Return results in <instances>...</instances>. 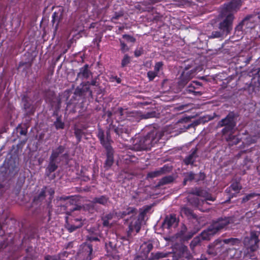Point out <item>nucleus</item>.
Masks as SVG:
<instances>
[{
    "mask_svg": "<svg viewBox=\"0 0 260 260\" xmlns=\"http://www.w3.org/2000/svg\"><path fill=\"white\" fill-rule=\"evenodd\" d=\"M136 208L128 207L123 211L116 213L117 216L119 218L124 219V224L128 226L126 235L122 237L123 240L129 241L132 238V233L134 232L138 233L141 228V221L137 218Z\"/></svg>",
    "mask_w": 260,
    "mask_h": 260,
    "instance_id": "obj_1",
    "label": "nucleus"
},
{
    "mask_svg": "<svg viewBox=\"0 0 260 260\" xmlns=\"http://www.w3.org/2000/svg\"><path fill=\"white\" fill-rule=\"evenodd\" d=\"M18 162L16 158L10 155L6 158L0 167V189L5 186L4 182L15 176L18 173Z\"/></svg>",
    "mask_w": 260,
    "mask_h": 260,
    "instance_id": "obj_2",
    "label": "nucleus"
},
{
    "mask_svg": "<svg viewBox=\"0 0 260 260\" xmlns=\"http://www.w3.org/2000/svg\"><path fill=\"white\" fill-rule=\"evenodd\" d=\"M164 136V133L157 129H153L146 136L136 140L135 147L139 150L150 149Z\"/></svg>",
    "mask_w": 260,
    "mask_h": 260,
    "instance_id": "obj_3",
    "label": "nucleus"
},
{
    "mask_svg": "<svg viewBox=\"0 0 260 260\" xmlns=\"http://www.w3.org/2000/svg\"><path fill=\"white\" fill-rule=\"evenodd\" d=\"M133 127L132 125H129L127 123L120 124L118 122H115V123H111L108 127L106 131V138H105V142L111 144L113 142L111 134L114 133L117 137L122 136L123 134H125L129 135L132 130Z\"/></svg>",
    "mask_w": 260,
    "mask_h": 260,
    "instance_id": "obj_4",
    "label": "nucleus"
},
{
    "mask_svg": "<svg viewBox=\"0 0 260 260\" xmlns=\"http://www.w3.org/2000/svg\"><path fill=\"white\" fill-rule=\"evenodd\" d=\"M115 114L121 121H125V123L131 122L132 126L141 120V112L138 111H129L127 109L118 107L115 111Z\"/></svg>",
    "mask_w": 260,
    "mask_h": 260,
    "instance_id": "obj_5",
    "label": "nucleus"
},
{
    "mask_svg": "<svg viewBox=\"0 0 260 260\" xmlns=\"http://www.w3.org/2000/svg\"><path fill=\"white\" fill-rule=\"evenodd\" d=\"M96 136L101 145L106 149V159L104 164V167L106 170H109L114 163V150L111 146V144L105 142V133L101 128H98Z\"/></svg>",
    "mask_w": 260,
    "mask_h": 260,
    "instance_id": "obj_6",
    "label": "nucleus"
},
{
    "mask_svg": "<svg viewBox=\"0 0 260 260\" xmlns=\"http://www.w3.org/2000/svg\"><path fill=\"white\" fill-rule=\"evenodd\" d=\"M234 18L233 13L221 11L218 17V28L223 34L228 35L232 29Z\"/></svg>",
    "mask_w": 260,
    "mask_h": 260,
    "instance_id": "obj_7",
    "label": "nucleus"
},
{
    "mask_svg": "<svg viewBox=\"0 0 260 260\" xmlns=\"http://www.w3.org/2000/svg\"><path fill=\"white\" fill-rule=\"evenodd\" d=\"M59 201L65 202L64 204H59L58 206L63 208L67 215H71V213L74 211H79L82 209L81 205L75 204L76 201L73 197H60L58 200V202Z\"/></svg>",
    "mask_w": 260,
    "mask_h": 260,
    "instance_id": "obj_8",
    "label": "nucleus"
},
{
    "mask_svg": "<svg viewBox=\"0 0 260 260\" xmlns=\"http://www.w3.org/2000/svg\"><path fill=\"white\" fill-rule=\"evenodd\" d=\"M47 192L49 195V201L47 203L48 206H49L53 198L55 191L52 188H48L46 186H44L40 190L36 193L34 197L32 204L36 205H41L45 201Z\"/></svg>",
    "mask_w": 260,
    "mask_h": 260,
    "instance_id": "obj_9",
    "label": "nucleus"
},
{
    "mask_svg": "<svg viewBox=\"0 0 260 260\" xmlns=\"http://www.w3.org/2000/svg\"><path fill=\"white\" fill-rule=\"evenodd\" d=\"M236 221V220L234 216L220 217L216 221H213L211 225L217 233L218 231L226 227L228 224L234 223Z\"/></svg>",
    "mask_w": 260,
    "mask_h": 260,
    "instance_id": "obj_10",
    "label": "nucleus"
},
{
    "mask_svg": "<svg viewBox=\"0 0 260 260\" xmlns=\"http://www.w3.org/2000/svg\"><path fill=\"white\" fill-rule=\"evenodd\" d=\"M188 248L183 244L177 245L174 248L173 259L174 260H184V258L188 260L192 258L191 255H188Z\"/></svg>",
    "mask_w": 260,
    "mask_h": 260,
    "instance_id": "obj_11",
    "label": "nucleus"
},
{
    "mask_svg": "<svg viewBox=\"0 0 260 260\" xmlns=\"http://www.w3.org/2000/svg\"><path fill=\"white\" fill-rule=\"evenodd\" d=\"M195 71L185 68L182 72L177 82L178 88H183L195 75Z\"/></svg>",
    "mask_w": 260,
    "mask_h": 260,
    "instance_id": "obj_12",
    "label": "nucleus"
},
{
    "mask_svg": "<svg viewBox=\"0 0 260 260\" xmlns=\"http://www.w3.org/2000/svg\"><path fill=\"white\" fill-rule=\"evenodd\" d=\"M84 221L85 219L81 217H71L69 221L68 218L66 217L65 228L70 233H72L81 228L83 225Z\"/></svg>",
    "mask_w": 260,
    "mask_h": 260,
    "instance_id": "obj_13",
    "label": "nucleus"
},
{
    "mask_svg": "<svg viewBox=\"0 0 260 260\" xmlns=\"http://www.w3.org/2000/svg\"><path fill=\"white\" fill-rule=\"evenodd\" d=\"M202 86V83L198 81H192L185 89L184 94H190L194 96H201L203 92L200 90Z\"/></svg>",
    "mask_w": 260,
    "mask_h": 260,
    "instance_id": "obj_14",
    "label": "nucleus"
},
{
    "mask_svg": "<svg viewBox=\"0 0 260 260\" xmlns=\"http://www.w3.org/2000/svg\"><path fill=\"white\" fill-rule=\"evenodd\" d=\"M259 242L258 235L255 232L251 233L250 237L247 238V240L245 238V246L247 249H249L251 251L256 250L258 247L257 244Z\"/></svg>",
    "mask_w": 260,
    "mask_h": 260,
    "instance_id": "obj_15",
    "label": "nucleus"
},
{
    "mask_svg": "<svg viewBox=\"0 0 260 260\" xmlns=\"http://www.w3.org/2000/svg\"><path fill=\"white\" fill-rule=\"evenodd\" d=\"M191 193L204 198V200H201L203 204L205 203L208 204L207 201H214L215 200V199L212 196L211 193L201 188H196Z\"/></svg>",
    "mask_w": 260,
    "mask_h": 260,
    "instance_id": "obj_16",
    "label": "nucleus"
},
{
    "mask_svg": "<svg viewBox=\"0 0 260 260\" xmlns=\"http://www.w3.org/2000/svg\"><path fill=\"white\" fill-rule=\"evenodd\" d=\"M236 115L234 112H231L224 118L219 121L218 125L219 127H223V126L235 127L236 125Z\"/></svg>",
    "mask_w": 260,
    "mask_h": 260,
    "instance_id": "obj_17",
    "label": "nucleus"
},
{
    "mask_svg": "<svg viewBox=\"0 0 260 260\" xmlns=\"http://www.w3.org/2000/svg\"><path fill=\"white\" fill-rule=\"evenodd\" d=\"M179 220L177 219L176 215L171 214L166 216L162 226L164 229H170L172 227H176L178 225Z\"/></svg>",
    "mask_w": 260,
    "mask_h": 260,
    "instance_id": "obj_18",
    "label": "nucleus"
},
{
    "mask_svg": "<svg viewBox=\"0 0 260 260\" xmlns=\"http://www.w3.org/2000/svg\"><path fill=\"white\" fill-rule=\"evenodd\" d=\"M93 73L89 70V65L85 64L83 67L80 68L79 72L77 75L76 80L80 79L82 81L88 79L90 76H92Z\"/></svg>",
    "mask_w": 260,
    "mask_h": 260,
    "instance_id": "obj_19",
    "label": "nucleus"
},
{
    "mask_svg": "<svg viewBox=\"0 0 260 260\" xmlns=\"http://www.w3.org/2000/svg\"><path fill=\"white\" fill-rule=\"evenodd\" d=\"M88 93V96H92V91L90 89V87L84 84V82H82L80 86H78L75 90L74 94L77 96H85Z\"/></svg>",
    "mask_w": 260,
    "mask_h": 260,
    "instance_id": "obj_20",
    "label": "nucleus"
},
{
    "mask_svg": "<svg viewBox=\"0 0 260 260\" xmlns=\"http://www.w3.org/2000/svg\"><path fill=\"white\" fill-rule=\"evenodd\" d=\"M66 149L64 145H60L55 149H52L51 154L49 157L50 159L57 161V159L61 155L63 157H66L68 156L67 153H64Z\"/></svg>",
    "mask_w": 260,
    "mask_h": 260,
    "instance_id": "obj_21",
    "label": "nucleus"
},
{
    "mask_svg": "<svg viewBox=\"0 0 260 260\" xmlns=\"http://www.w3.org/2000/svg\"><path fill=\"white\" fill-rule=\"evenodd\" d=\"M92 245L88 242L82 245V253L86 260H91L92 258Z\"/></svg>",
    "mask_w": 260,
    "mask_h": 260,
    "instance_id": "obj_22",
    "label": "nucleus"
},
{
    "mask_svg": "<svg viewBox=\"0 0 260 260\" xmlns=\"http://www.w3.org/2000/svg\"><path fill=\"white\" fill-rule=\"evenodd\" d=\"M63 11V8L61 7L59 9L58 12H54L52 14L51 22L52 23L53 25H54L55 23L57 22L55 26V31H57L58 24L62 18V13Z\"/></svg>",
    "mask_w": 260,
    "mask_h": 260,
    "instance_id": "obj_23",
    "label": "nucleus"
},
{
    "mask_svg": "<svg viewBox=\"0 0 260 260\" xmlns=\"http://www.w3.org/2000/svg\"><path fill=\"white\" fill-rule=\"evenodd\" d=\"M240 6L241 0H232L227 4H225V7L221 11L232 13L233 11L239 9Z\"/></svg>",
    "mask_w": 260,
    "mask_h": 260,
    "instance_id": "obj_24",
    "label": "nucleus"
},
{
    "mask_svg": "<svg viewBox=\"0 0 260 260\" xmlns=\"http://www.w3.org/2000/svg\"><path fill=\"white\" fill-rule=\"evenodd\" d=\"M198 149L197 147L191 149L190 154L185 157L183 161L186 165H193L196 161V158L198 157L197 151Z\"/></svg>",
    "mask_w": 260,
    "mask_h": 260,
    "instance_id": "obj_25",
    "label": "nucleus"
},
{
    "mask_svg": "<svg viewBox=\"0 0 260 260\" xmlns=\"http://www.w3.org/2000/svg\"><path fill=\"white\" fill-rule=\"evenodd\" d=\"M22 100L24 102L23 107L26 110V115L28 116L33 115L35 112V109L32 105L28 101L27 95H23L22 97Z\"/></svg>",
    "mask_w": 260,
    "mask_h": 260,
    "instance_id": "obj_26",
    "label": "nucleus"
},
{
    "mask_svg": "<svg viewBox=\"0 0 260 260\" xmlns=\"http://www.w3.org/2000/svg\"><path fill=\"white\" fill-rule=\"evenodd\" d=\"M210 225L206 230L203 231L200 234V238L202 240H210L211 237L216 234V232Z\"/></svg>",
    "mask_w": 260,
    "mask_h": 260,
    "instance_id": "obj_27",
    "label": "nucleus"
},
{
    "mask_svg": "<svg viewBox=\"0 0 260 260\" xmlns=\"http://www.w3.org/2000/svg\"><path fill=\"white\" fill-rule=\"evenodd\" d=\"M109 202V198L106 195H102L95 197L92 201L93 204H99L104 206H107Z\"/></svg>",
    "mask_w": 260,
    "mask_h": 260,
    "instance_id": "obj_28",
    "label": "nucleus"
},
{
    "mask_svg": "<svg viewBox=\"0 0 260 260\" xmlns=\"http://www.w3.org/2000/svg\"><path fill=\"white\" fill-rule=\"evenodd\" d=\"M56 162L57 161L49 158V162L45 171V175L46 176L49 177L52 172H54L57 169L58 166L56 164Z\"/></svg>",
    "mask_w": 260,
    "mask_h": 260,
    "instance_id": "obj_29",
    "label": "nucleus"
},
{
    "mask_svg": "<svg viewBox=\"0 0 260 260\" xmlns=\"http://www.w3.org/2000/svg\"><path fill=\"white\" fill-rule=\"evenodd\" d=\"M105 248L109 255H114L117 252L116 244L115 242L109 241L105 244Z\"/></svg>",
    "mask_w": 260,
    "mask_h": 260,
    "instance_id": "obj_30",
    "label": "nucleus"
},
{
    "mask_svg": "<svg viewBox=\"0 0 260 260\" xmlns=\"http://www.w3.org/2000/svg\"><path fill=\"white\" fill-rule=\"evenodd\" d=\"M153 246L151 243H144L141 246V253L143 254V256L146 258L148 257V255L149 252L153 249Z\"/></svg>",
    "mask_w": 260,
    "mask_h": 260,
    "instance_id": "obj_31",
    "label": "nucleus"
},
{
    "mask_svg": "<svg viewBox=\"0 0 260 260\" xmlns=\"http://www.w3.org/2000/svg\"><path fill=\"white\" fill-rule=\"evenodd\" d=\"M113 217L114 214L111 212L103 215L101 218L103 226L107 228L111 227L110 221L113 219Z\"/></svg>",
    "mask_w": 260,
    "mask_h": 260,
    "instance_id": "obj_32",
    "label": "nucleus"
},
{
    "mask_svg": "<svg viewBox=\"0 0 260 260\" xmlns=\"http://www.w3.org/2000/svg\"><path fill=\"white\" fill-rule=\"evenodd\" d=\"M174 180V177L172 175L165 176L158 181L155 187L159 188L162 185L170 184L173 182Z\"/></svg>",
    "mask_w": 260,
    "mask_h": 260,
    "instance_id": "obj_33",
    "label": "nucleus"
},
{
    "mask_svg": "<svg viewBox=\"0 0 260 260\" xmlns=\"http://www.w3.org/2000/svg\"><path fill=\"white\" fill-rule=\"evenodd\" d=\"M253 76L251 79L250 85L253 87V88H258L260 87V75L258 74V72L256 73L252 74Z\"/></svg>",
    "mask_w": 260,
    "mask_h": 260,
    "instance_id": "obj_34",
    "label": "nucleus"
},
{
    "mask_svg": "<svg viewBox=\"0 0 260 260\" xmlns=\"http://www.w3.org/2000/svg\"><path fill=\"white\" fill-rule=\"evenodd\" d=\"M91 77L92 79L90 81L84 82V84L86 86L87 85L88 87H90V86H99L100 85L99 75L95 76L94 77H93L92 76Z\"/></svg>",
    "mask_w": 260,
    "mask_h": 260,
    "instance_id": "obj_35",
    "label": "nucleus"
},
{
    "mask_svg": "<svg viewBox=\"0 0 260 260\" xmlns=\"http://www.w3.org/2000/svg\"><path fill=\"white\" fill-rule=\"evenodd\" d=\"M223 242L225 244H230L231 245L238 246L241 243V241L240 239L234 238L223 239Z\"/></svg>",
    "mask_w": 260,
    "mask_h": 260,
    "instance_id": "obj_36",
    "label": "nucleus"
},
{
    "mask_svg": "<svg viewBox=\"0 0 260 260\" xmlns=\"http://www.w3.org/2000/svg\"><path fill=\"white\" fill-rule=\"evenodd\" d=\"M199 231V229L196 228H193L191 229H189L185 236H184V240L183 241H188L191 239L193 236L198 233Z\"/></svg>",
    "mask_w": 260,
    "mask_h": 260,
    "instance_id": "obj_37",
    "label": "nucleus"
},
{
    "mask_svg": "<svg viewBox=\"0 0 260 260\" xmlns=\"http://www.w3.org/2000/svg\"><path fill=\"white\" fill-rule=\"evenodd\" d=\"M74 135L76 138L77 144H79L81 141L84 132L81 129L75 127L74 128Z\"/></svg>",
    "mask_w": 260,
    "mask_h": 260,
    "instance_id": "obj_38",
    "label": "nucleus"
},
{
    "mask_svg": "<svg viewBox=\"0 0 260 260\" xmlns=\"http://www.w3.org/2000/svg\"><path fill=\"white\" fill-rule=\"evenodd\" d=\"M168 256L167 253L158 252L155 254L153 253H151V256L148 258L149 260L158 259L160 258L166 257Z\"/></svg>",
    "mask_w": 260,
    "mask_h": 260,
    "instance_id": "obj_39",
    "label": "nucleus"
},
{
    "mask_svg": "<svg viewBox=\"0 0 260 260\" xmlns=\"http://www.w3.org/2000/svg\"><path fill=\"white\" fill-rule=\"evenodd\" d=\"M54 125L56 129L64 128V123L61 121V116L57 117L56 120L54 122Z\"/></svg>",
    "mask_w": 260,
    "mask_h": 260,
    "instance_id": "obj_40",
    "label": "nucleus"
},
{
    "mask_svg": "<svg viewBox=\"0 0 260 260\" xmlns=\"http://www.w3.org/2000/svg\"><path fill=\"white\" fill-rule=\"evenodd\" d=\"M132 59L127 54H125L121 60V67L124 68L131 63Z\"/></svg>",
    "mask_w": 260,
    "mask_h": 260,
    "instance_id": "obj_41",
    "label": "nucleus"
},
{
    "mask_svg": "<svg viewBox=\"0 0 260 260\" xmlns=\"http://www.w3.org/2000/svg\"><path fill=\"white\" fill-rule=\"evenodd\" d=\"M164 173L163 168L160 170L149 172L147 175V178H154L161 175Z\"/></svg>",
    "mask_w": 260,
    "mask_h": 260,
    "instance_id": "obj_42",
    "label": "nucleus"
},
{
    "mask_svg": "<svg viewBox=\"0 0 260 260\" xmlns=\"http://www.w3.org/2000/svg\"><path fill=\"white\" fill-rule=\"evenodd\" d=\"M218 243H219V241L216 240L214 242V243L209 245L208 249L207 250V253L209 254L215 255L216 254V252L215 251L214 248L216 245H217Z\"/></svg>",
    "mask_w": 260,
    "mask_h": 260,
    "instance_id": "obj_43",
    "label": "nucleus"
},
{
    "mask_svg": "<svg viewBox=\"0 0 260 260\" xmlns=\"http://www.w3.org/2000/svg\"><path fill=\"white\" fill-rule=\"evenodd\" d=\"M244 24V19H242L240 23L235 27V33L237 36H241L243 34V26Z\"/></svg>",
    "mask_w": 260,
    "mask_h": 260,
    "instance_id": "obj_44",
    "label": "nucleus"
},
{
    "mask_svg": "<svg viewBox=\"0 0 260 260\" xmlns=\"http://www.w3.org/2000/svg\"><path fill=\"white\" fill-rule=\"evenodd\" d=\"M201 242V238L200 236H197L193 239L190 243V247L192 250L198 245Z\"/></svg>",
    "mask_w": 260,
    "mask_h": 260,
    "instance_id": "obj_45",
    "label": "nucleus"
},
{
    "mask_svg": "<svg viewBox=\"0 0 260 260\" xmlns=\"http://www.w3.org/2000/svg\"><path fill=\"white\" fill-rule=\"evenodd\" d=\"M120 45V50L122 53H125L126 52L129 51V48L127 46V45L124 43L123 41L121 39H119Z\"/></svg>",
    "mask_w": 260,
    "mask_h": 260,
    "instance_id": "obj_46",
    "label": "nucleus"
},
{
    "mask_svg": "<svg viewBox=\"0 0 260 260\" xmlns=\"http://www.w3.org/2000/svg\"><path fill=\"white\" fill-rule=\"evenodd\" d=\"M181 212L182 213L184 214L186 216L188 217L193 216V213L192 210L188 207H183L181 209Z\"/></svg>",
    "mask_w": 260,
    "mask_h": 260,
    "instance_id": "obj_47",
    "label": "nucleus"
},
{
    "mask_svg": "<svg viewBox=\"0 0 260 260\" xmlns=\"http://www.w3.org/2000/svg\"><path fill=\"white\" fill-rule=\"evenodd\" d=\"M94 241H100V239L98 238V236L96 234H90V235L87 237V241L88 243H91Z\"/></svg>",
    "mask_w": 260,
    "mask_h": 260,
    "instance_id": "obj_48",
    "label": "nucleus"
},
{
    "mask_svg": "<svg viewBox=\"0 0 260 260\" xmlns=\"http://www.w3.org/2000/svg\"><path fill=\"white\" fill-rule=\"evenodd\" d=\"M187 228L185 224H183L181 226V230L179 233V237L183 240H184V236L186 235L187 232Z\"/></svg>",
    "mask_w": 260,
    "mask_h": 260,
    "instance_id": "obj_49",
    "label": "nucleus"
},
{
    "mask_svg": "<svg viewBox=\"0 0 260 260\" xmlns=\"http://www.w3.org/2000/svg\"><path fill=\"white\" fill-rule=\"evenodd\" d=\"M147 77L149 81H153L154 78L158 76V73L154 71H149L147 73Z\"/></svg>",
    "mask_w": 260,
    "mask_h": 260,
    "instance_id": "obj_50",
    "label": "nucleus"
},
{
    "mask_svg": "<svg viewBox=\"0 0 260 260\" xmlns=\"http://www.w3.org/2000/svg\"><path fill=\"white\" fill-rule=\"evenodd\" d=\"M256 137L255 136H248L245 139V145H249L252 143H254L256 141Z\"/></svg>",
    "mask_w": 260,
    "mask_h": 260,
    "instance_id": "obj_51",
    "label": "nucleus"
},
{
    "mask_svg": "<svg viewBox=\"0 0 260 260\" xmlns=\"http://www.w3.org/2000/svg\"><path fill=\"white\" fill-rule=\"evenodd\" d=\"M230 190H233L235 192H238L239 190L241 188L240 186L239 183L238 182L233 183L229 187Z\"/></svg>",
    "mask_w": 260,
    "mask_h": 260,
    "instance_id": "obj_52",
    "label": "nucleus"
},
{
    "mask_svg": "<svg viewBox=\"0 0 260 260\" xmlns=\"http://www.w3.org/2000/svg\"><path fill=\"white\" fill-rule=\"evenodd\" d=\"M224 128L221 130L223 135H225L232 132L235 127L229 126H223Z\"/></svg>",
    "mask_w": 260,
    "mask_h": 260,
    "instance_id": "obj_53",
    "label": "nucleus"
},
{
    "mask_svg": "<svg viewBox=\"0 0 260 260\" xmlns=\"http://www.w3.org/2000/svg\"><path fill=\"white\" fill-rule=\"evenodd\" d=\"M164 63L162 61H158L155 63L154 67V70L157 73L162 70Z\"/></svg>",
    "mask_w": 260,
    "mask_h": 260,
    "instance_id": "obj_54",
    "label": "nucleus"
},
{
    "mask_svg": "<svg viewBox=\"0 0 260 260\" xmlns=\"http://www.w3.org/2000/svg\"><path fill=\"white\" fill-rule=\"evenodd\" d=\"M155 113L154 112H147L146 114H142L141 113V119L152 118L155 116Z\"/></svg>",
    "mask_w": 260,
    "mask_h": 260,
    "instance_id": "obj_55",
    "label": "nucleus"
},
{
    "mask_svg": "<svg viewBox=\"0 0 260 260\" xmlns=\"http://www.w3.org/2000/svg\"><path fill=\"white\" fill-rule=\"evenodd\" d=\"M196 178H195V174L192 172H190L189 173H188L187 175L185 176V178H184V182H185V181H192L194 179L196 180Z\"/></svg>",
    "mask_w": 260,
    "mask_h": 260,
    "instance_id": "obj_56",
    "label": "nucleus"
},
{
    "mask_svg": "<svg viewBox=\"0 0 260 260\" xmlns=\"http://www.w3.org/2000/svg\"><path fill=\"white\" fill-rule=\"evenodd\" d=\"M122 38L126 40V41L131 42V43H135L136 41V38H135L134 37L129 35L124 34L122 35Z\"/></svg>",
    "mask_w": 260,
    "mask_h": 260,
    "instance_id": "obj_57",
    "label": "nucleus"
},
{
    "mask_svg": "<svg viewBox=\"0 0 260 260\" xmlns=\"http://www.w3.org/2000/svg\"><path fill=\"white\" fill-rule=\"evenodd\" d=\"M225 34H223L220 30L218 31H214L212 32L211 35L210 36L211 38H218L222 37V35Z\"/></svg>",
    "mask_w": 260,
    "mask_h": 260,
    "instance_id": "obj_58",
    "label": "nucleus"
},
{
    "mask_svg": "<svg viewBox=\"0 0 260 260\" xmlns=\"http://www.w3.org/2000/svg\"><path fill=\"white\" fill-rule=\"evenodd\" d=\"M144 53V50L142 47L136 48L134 51V55L136 57H138L142 55Z\"/></svg>",
    "mask_w": 260,
    "mask_h": 260,
    "instance_id": "obj_59",
    "label": "nucleus"
},
{
    "mask_svg": "<svg viewBox=\"0 0 260 260\" xmlns=\"http://www.w3.org/2000/svg\"><path fill=\"white\" fill-rule=\"evenodd\" d=\"M17 129H20V131L19 132V134L20 135H24L25 136H26L27 133V128H23L20 125H19L17 127Z\"/></svg>",
    "mask_w": 260,
    "mask_h": 260,
    "instance_id": "obj_60",
    "label": "nucleus"
},
{
    "mask_svg": "<svg viewBox=\"0 0 260 260\" xmlns=\"http://www.w3.org/2000/svg\"><path fill=\"white\" fill-rule=\"evenodd\" d=\"M45 260H60V259L59 256L56 255L51 256L50 255H47L45 256Z\"/></svg>",
    "mask_w": 260,
    "mask_h": 260,
    "instance_id": "obj_61",
    "label": "nucleus"
},
{
    "mask_svg": "<svg viewBox=\"0 0 260 260\" xmlns=\"http://www.w3.org/2000/svg\"><path fill=\"white\" fill-rule=\"evenodd\" d=\"M206 175L204 173L200 172L199 174V177L196 179L197 182L203 181L205 179Z\"/></svg>",
    "mask_w": 260,
    "mask_h": 260,
    "instance_id": "obj_62",
    "label": "nucleus"
},
{
    "mask_svg": "<svg viewBox=\"0 0 260 260\" xmlns=\"http://www.w3.org/2000/svg\"><path fill=\"white\" fill-rule=\"evenodd\" d=\"M258 196V194H256V193H250V194H248V195H247L245 197V201L249 200L252 198H253L254 197H255V196Z\"/></svg>",
    "mask_w": 260,
    "mask_h": 260,
    "instance_id": "obj_63",
    "label": "nucleus"
},
{
    "mask_svg": "<svg viewBox=\"0 0 260 260\" xmlns=\"http://www.w3.org/2000/svg\"><path fill=\"white\" fill-rule=\"evenodd\" d=\"M111 81L115 80L117 83H120L121 79L117 76H113L111 78Z\"/></svg>",
    "mask_w": 260,
    "mask_h": 260,
    "instance_id": "obj_64",
    "label": "nucleus"
}]
</instances>
